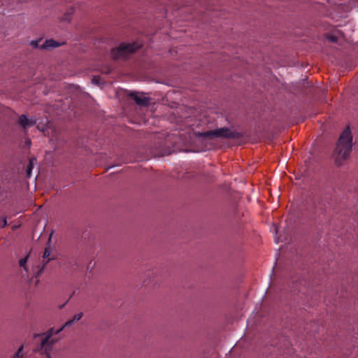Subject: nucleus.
Returning <instances> with one entry per match:
<instances>
[{
  "mask_svg": "<svg viewBox=\"0 0 358 358\" xmlns=\"http://www.w3.org/2000/svg\"><path fill=\"white\" fill-rule=\"evenodd\" d=\"M352 136L349 127H347L341 134L336 147L334 152V157L338 166L346 159L352 150Z\"/></svg>",
  "mask_w": 358,
  "mask_h": 358,
  "instance_id": "f257e3e1",
  "label": "nucleus"
},
{
  "mask_svg": "<svg viewBox=\"0 0 358 358\" xmlns=\"http://www.w3.org/2000/svg\"><path fill=\"white\" fill-rule=\"evenodd\" d=\"M127 95L134 99L136 103L140 106H147L150 103V99L145 96L143 93L140 94L137 92H130Z\"/></svg>",
  "mask_w": 358,
  "mask_h": 358,
  "instance_id": "20e7f679",
  "label": "nucleus"
},
{
  "mask_svg": "<svg viewBox=\"0 0 358 358\" xmlns=\"http://www.w3.org/2000/svg\"><path fill=\"white\" fill-rule=\"evenodd\" d=\"M40 41H32L31 42V45L34 47V48H40L41 46H39L38 43H39Z\"/></svg>",
  "mask_w": 358,
  "mask_h": 358,
  "instance_id": "ddd939ff",
  "label": "nucleus"
},
{
  "mask_svg": "<svg viewBox=\"0 0 358 358\" xmlns=\"http://www.w3.org/2000/svg\"><path fill=\"white\" fill-rule=\"evenodd\" d=\"M93 80H94V81H95V82H97V80H96V77H94V78H93Z\"/></svg>",
  "mask_w": 358,
  "mask_h": 358,
  "instance_id": "dca6fc26",
  "label": "nucleus"
},
{
  "mask_svg": "<svg viewBox=\"0 0 358 358\" xmlns=\"http://www.w3.org/2000/svg\"><path fill=\"white\" fill-rule=\"evenodd\" d=\"M198 136L203 139H216V138H238L241 137L240 133L232 131L227 127H221L213 130L199 132Z\"/></svg>",
  "mask_w": 358,
  "mask_h": 358,
  "instance_id": "f03ea898",
  "label": "nucleus"
},
{
  "mask_svg": "<svg viewBox=\"0 0 358 358\" xmlns=\"http://www.w3.org/2000/svg\"><path fill=\"white\" fill-rule=\"evenodd\" d=\"M27 262V257L21 259L19 262V264H20V267H23L25 270H27V268H26Z\"/></svg>",
  "mask_w": 358,
  "mask_h": 358,
  "instance_id": "9d476101",
  "label": "nucleus"
},
{
  "mask_svg": "<svg viewBox=\"0 0 358 358\" xmlns=\"http://www.w3.org/2000/svg\"><path fill=\"white\" fill-rule=\"evenodd\" d=\"M23 350V346L19 348L13 358H22V352Z\"/></svg>",
  "mask_w": 358,
  "mask_h": 358,
  "instance_id": "1a4fd4ad",
  "label": "nucleus"
},
{
  "mask_svg": "<svg viewBox=\"0 0 358 358\" xmlns=\"http://www.w3.org/2000/svg\"><path fill=\"white\" fill-rule=\"evenodd\" d=\"M61 45V43L53 39L46 40L40 47L41 49H49L52 48H57Z\"/></svg>",
  "mask_w": 358,
  "mask_h": 358,
  "instance_id": "423d86ee",
  "label": "nucleus"
},
{
  "mask_svg": "<svg viewBox=\"0 0 358 358\" xmlns=\"http://www.w3.org/2000/svg\"><path fill=\"white\" fill-rule=\"evenodd\" d=\"M50 255V250L49 248H45L44 252H43V258L44 259L48 258V259L47 261V262H48L50 259V258H49Z\"/></svg>",
  "mask_w": 358,
  "mask_h": 358,
  "instance_id": "6e6552de",
  "label": "nucleus"
},
{
  "mask_svg": "<svg viewBox=\"0 0 358 358\" xmlns=\"http://www.w3.org/2000/svg\"><path fill=\"white\" fill-rule=\"evenodd\" d=\"M327 39L331 43H337V41H338V37L334 35L328 36Z\"/></svg>",
  "mask_w": 358,
  "mask_h": 358,
  "instance_id": "9b49d317",
  "label": "nucleus"
},
{
  "mask_svg": "<svg viewBox=\"0 0 358 358\" xmlns=\"http://www.w3.org/2000/svg\"><path fill=\"white\" fill-rule=\"evenodd\" d=\"M6 225H7V220L6 218H3V224H2L1 227H5Z\"/></svg>",
  "mask_w": 358,
  "mask_h": 358,
  "instance_id": "4468645a",
  "label": "nucleus"
},
{
  "mask_svg": "<svg viewBox=\"0 0 358 358\" xmlns=\"http://www.w3.org/2000/svg\"><path fill=\"white\" fill-rule=\"evenodd\" d=\"M140 48L137 43H121L117 48L111 50V56L114 59H124L127 56Z\"/></svg>",
  "mask_w": 358,
  "mask_h": 358,
  "instance_id": "7ed1b4c3",
  "label": "nucleus"
},
{
  "mask_svg": "<svg viewBox=\"0 0 358 358\" xmlns=\"http://www.w3.org/2000/svg\"><path fill=\"white\" fill-rule=\"evenodd\" d=\"M93 80H94V81H95V82H97V80H96V77H94V78H93Z\"/></svg>",
  "mask_w": 358,
  "mask_h": 358,
  "instance_id": "f3484780",
  "label": "nucleus"
},
{
  "mask_svg": "<svg viewBox=\"0 0 358 358\" xmlns=\"http://www.w3.org/2000/svg\"><path fill=\"white\" fill-rule=\"evenodd\" d=\"M19 124L25 130L37 123V120L35 117L28 119L25 115H22L19 117Z\"/></svg>",
  "mask_w": 358,
  "mask_h": 358,
  "instance_id": "39448f33",
  "label": "nucleus"
},
{
  "mask_svg": "<svg viewBox=\"0 0 358 358\" xmlns=\"http://www.w3.org/2000/svg\"><path fill=\"white\" fill-rule=\"evenodd\" d=\"M36 163V159L33 157L29 159V164L27 166V177L30 178L31 176L32 169L34 168V164Z\"/></svg>",
  "mask_w": 358,
  "mask_h": 358,
  "instance_id": "0eeeda50",
  "label": "nucleus"
},
{
  "mask_svg": "<svg viewBox=\"0 0 358 358\" xmlns=\"http://www.w3.org/2000/svg\"><path fill=\"white\" fill-rule=\"evenodd\" d=\"M37 129L39 130H43V129H42L39 124L37 125Z\"/></svg>",
  "mask_w": 358,
  "mask_h": 358,
  "instance_id": "2eb2a0df",
  "label": "nucleus"
},
{
  "mask_svg": "<svg viewBox=\"0 0 358 358\" xmlns=\"http://www.w3.org/2000/svg\"><path fill=\"white\" fill-rule=\"evenodd\" d=\"M72 14V13H67L64 15V16L63 17V20L64 21H69L71 20V15Z\"/></svg>",
  "mask_w": 358,
  "mask_h": 358,
  "instance_id": "f8f14e48",
  "label": "nucleus"
},
{
  "mask_svg": "<svg viewBox=\"0 0 358 358\" xmlns=\"http://www.w3.org/2000/svg\"><path fill=\"white\" fill-rule=\"evenodd\" d=\"M275 231L276 233L278 232L277 227L275 228Z\"/></svg>",
  "mask_w": 358,
  "mask_h": 358,
  "instance_id": "a211bd4d",
  "label": "nucleus"
}]
</instances>
